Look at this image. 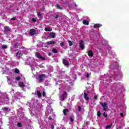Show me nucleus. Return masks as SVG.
Listing matches in <instances>:
<instances>
[{
	"instance_id": "aec40b11",
	"label": "nucleus",
	"mask_w": 129,
	"mask_h": 129,
	"mask_svg": "<svg viewBox=\"0 0 129 129\" xmlns=\"http://www.w3.org/2000/svg\"><path fill=\"white\" fill-rule=\"evenodd\" d=\"M68 43H69V45L70 47H71V46H73V43H72V41L71 40H68Z\"/></svg>"
},
{
	"instance_id": "ddd939ff",
	"label": "nucleus",
	"mask_w": 129,
	"mask_h": 129,
	"mask_svg": "<svg viewBox=\"0 0 129 129\" xmlns=\"http://www.w3.org/2000/svg\"><path fill=\"white\" fill-rule=\"evenodd\" d=\"M83 24L86 26H88L89 25V22L87 21L86 20H84L83 21Z\"/></svg>"
},
{
	"instance_id": "5701e85b",
	"label": "nucleus",
	"mask_w": 129,
	"mask_h": 129,
	"mask_svg": "<svg viewBox=\"0 0 129 129\" xmlns=\"http://www.w3.org/2000/svg\"><path fill=\"white\" fill-rule=\"evenodd\" d=\"M111 126H112V124H111L110 125L106 126V129L110 128V127H111Z\"/></svg>"
},
{
	"instance_id": "393cba45",
	"label": "nucleus",
	"mask_w": 129,
	"mask_h": 129,
	"mask_svg": "<svg viewBox=\"0 0 129 129\" xmlns=\"http://www.w3.org/2000/svg\"><path fill=\"white\" fill-rule=\"evenodd\" d=\"M97 116H98V117L101 116V113L100 112V111H98Z\"/></svg>"
},
{
	"instance_id": "423d86ee",
	"label": "nucleus",
	"mask_w": 129,
	"mask_h": 129,
	"mask_svg": "<svg viewBox=\"0 0 129 129\" xmlns=\"http://www.w3.org/2000/svg\"><path fill=\"white\" fill-rule=\"evenodd\" d=\"M62 63L63 65H65V66H69V61H68L66 59H62Z\"/></svg>"
},
{
	"instance_id": "c756f323",
	"label": "nucleus",
	"mask_w": 129,
	"mask_h": 129,
	"mask_svg": "<svg viewBox=\"0 0 129 129\" xmlns=\"http://www.w3.org/2000/svg\"><path fill=\"white\" fill-rule=\"evenodd\" d=\"M16 80H17L18 81H20V80H21V77H17L16 78Z\"/></svg>"
},
{
	"instance_id": "f704fd0d",
	"label": "nucleus",
	"mask_w": 129,
	"mask_h": 129,
	"mask_svg": "<svg viewBox=\"0 0 129 129\" xmlns=\"http://www.w3.org/2000/svg\"><path fill=\"white\" fill-rule=\"evenodd\" d=\"M31 21H32V22H34V23H35V22H36V19H35V18H32V19H31Z\"/></svg>"
},
{
	"instance_id": "37998d69",
	"label": "nucleus",
	"mask_w": 129,
	"mask_h": 129,
	"mask_svg": "<svg viewBox=\"0 0 129 129\" xmlns=\"http://www.w3.org/2000/svg\"><path fill=\"white\" fill-rule=\"evenodd\" d=\"M86 77L88 78L89 77V75L88 74H87Z\"/></svg>"
},
{
	"instance_id": "9d476101",
	"label": "nucleus",
	"mask_w": 129,
	"mask_h": 129,
	"mask_svg": "<svg viewBox=\"0 0 129 129\" xmlns=\"http://www.w3.org/2000/svg\"><path fill=\"white\" fill-rule=\"evenodd\" d=\"M88 55L89 57H93V52H92V50H90L88 51Z\"/></svg>"
},
{
	"instance_id": "a211bd4d",
	"label": "nucleus",
	"mask_w": 129,
	"mask_h": 129,
	"mask_svg": "<svg viewBox=\"0 0 129 129\" xmlns=\"http://www.w3.org/2000/svg\"><path fill=\"white\" fill-rule=\"evenodd\" d=\"M69 112V110L67 109H64L63 110V114L64 115H66L67 112Z\"/></svg>"
},
{
	"instance_id": "f8f14e48",
	"label": "nucleus",
	"mask_w": 129,
	"mask_h": 129,
	"mask_svg": "<svg viewBox=\"0 0 129 129\" xmlns=\"http://www.w3.org/2000/svg\"><path fill=\"white\" fill-rule=\"evenodd\" d=\"M100 27H102V25L100 24H96L94 25L95 29H96V28H100Z\"/></svg>"
},
{
	"instance_id": "cd10ccee",
	"label": "nucleus",
	"mask_w": 129,
	"mask_h": 129,
	"mask_svg": "<svg viewBox=\"0 0 129 129\" xmlns=\"http://www.w3.org/2000/svg\"><path fill=\"white\" fill-rule=\"evenodd\" d=\"M42 96H43V97H46V92H45V91H43V92H42Z\"/></svg>"
},
{
	"instance_id": "c03bdc74",
	"label": "nucleus",
	"mask_w": 129,
	"mask_h": 129,
	"mask_svg": "<svg viewBox=\"0 0 129 129\" xmlns=\"http://www.w3.org/2000/svg\"><path fill=\"white\" fill-rule=\"evenodd\" d=\"M86 125H88V122H86V123H85Z\"/></svg>"
},
{
	"instance_id": "7c9ffc66",
	"label": "nucleus",
	"mask_w": 129,
	"mask_h": 129,
	"mask_svg": "<svg viewBox=\"0 0 129 129\" xmlns=\"http://www.w3.org/2000/svg\"><path fill=\"white\" fill-rule=\"evenodd\" d=\"M2 109H3V110H8L9 108H8V107H5L2 108Z\"/></svg>"
},
{
	"instance_id": "4c0bfd02",
	"label": "nucleus",
	"mask_w": 129,
	"mask_h": 129,
	"mask_svg": "<svg viewBox=\"0 0 129 129\" xmlns=\"http://www.w3.org/2000/svg\"><path fill=\"white\" fill-rule=\"evenodd\" d=\"M70 119H71V121L72 122H73V121H74V120L73 119V118L72 117H71V118H70Z\"/></svg>"
},
{
	"instance_id": "bb28decb",
	"label": "nucleus",
	"mask_w": 129,
	"mask_h": 129,
	"mask_svg": "<svg viewBox=\"0 0 129 129\" xmlns=\"http://www.w3.org/2000/svg\"><path fill=\"white\" fill-rule=\"evenodd\" d=\"M56 8L58 9V10H62V8L59 5H56Z\"/></svg>"
},
{
	"instance_id": "2eb2a0df",
	"label": "nucleus",
	"mask_w": 129,
	"mask_h": 129,
	"mask_svg": "<svg viewBox=\"0 0 129 129\" xmlns=\"http://www.w3.org/2000/svg\"><path fill=\"white\" fill-rule=\"evenodd\" d=\"M44 30L46 32H51V31H52V29H51L49 27L45 28Z\"/></svg>"
},
{
	"instance_id": "4be33fe9",
	"label": "nucleus",
	"mask_w": 129,
	"mask_h": 129,
	"mask_svg": "<svg viewBox=\"0 0 129 129\" xmlns=\"http://www.w3.org/2000/svg\"><path fill=\"white\" fill-rule=\"evenodd\" d=\"M14 46L15 47V48H19L20 46V43H16L14 44Z\"/></svg>"
},
{
	"instance_id": "20e7f679",
	"label": "nucleus",
	"mask_w": 129,
	"mask_h": 129,
	"mask_svg": "<svg viewBox=\"0 0 129 129\" xmlns=\"http://www.w3.org/2000/svg\"><path fill=\"white\" fill-rule=\"evenodd\" d=\"M35 55H36V57H37V58H39V59H41V60H46V58L41 56V54H40V53L38 52H36Z\"/></svg>"
},
{
	"instance_id": "c9c22d12",
	"label": "nucleus",
	"mask_w": 129,
	"mask_h": 129,
	"mask_svg": "<svg viewBox=\"0 0 129 129\" xmlns=\"http://www.w3.org/2000/svg\"><path fill=\"white\" fill-rule=\"evenodd\" d=\"M17 18H16L15 17H13L11 19V21H15V20H16Z\"/></svg>"
},
{
	"instance_id": "49530a36",
	"label": "nucleus",
	"mask_w": 129,
	"mask_h": 129,
	"mask_svg": "<svg viewBox=\"0 0 129 129\" xmlns=\"http://www.w3.org/2000/svg\"><path fill=\"white\" fill-rule=\"evenodd\" d=\"M49 56H51V53H48Z\"/></svg>"
},
{
	"instance_id": "f257e3e1",
	"label": "nucleus",
	"mask_w": 129,
	"mask_h": 129,
	"mask_svg": "<svg viewBox=\"0 0 129 129\" xmlns=\"http://www.w3.org/2000/svg\"><path fill=\"white\" fill-rule=\"evenodd\" d=\"M38 77H39L40 82H42L43 79H44L45 78H48V77L44 74L39 75Z\"/></svg>"
},
{
	"instance_id": "4468645a",
	"label": "nucleus",
	"mask_w": 129,
	"mask_h": 129,
	"mask_svg": "<svg viewBox=\"0 0 129 129\" xmlns=\"http://www.w3.org/2000/svg\"><path fill=\"white\" fill-rule=\"evenodd\" d=\"M47 45H54L55 44V41H50L46 42Z\"/></svg>"
},
{
	"instance_id": "a18cd8bd",
	"label": "nucleus",
	"mask_w": 129,
	"mask_h": 129,
	"mask_svg": "<svg viewBox=\"0 0 129 129\" xmlns=\"http://www.w3.org/2000/svg\"><path fill=\"white\" fill-rule=\"evenodd\" d=\"M51 129H54V125H51Z\"/></svg>"
},
{
	"instance_id": "2f4dec72",
	"label": "nucleus",
	"mask_w": 129,
	"mask_h": 129,
	"mask_svg": "<svg viewBox=\"0 0 129 129\" xmlns=\"http://www.w3.org/2000/svg\"><path fill=\"white\" fill-rule=\"evenodd\" d=\"M64 45H65V44H64V42H61L60 43V47H64Z\"/></svg>"
},
{
	"instance_id": "e433bc0d",
	"label": "nucleus",
	"mask_w": 129,
	"mask_h": 129,
	"mask_svg": "<svg viewBox=\"0 0 129 129\" xmlns=\"http://www.w3.org/2000/svg\"><path fill=\"white\" fill-rule=\"evenodd\" d=\"M94 99H95V100H97V96H96V95L94 96Z\"/></svg>"
},
{
	"instance_id": "b1692460",
	"label": "nucleus",
	"mask_w": 129,
	"mask_h": 129,
	"mask_svg": "<svg viewBox=\"0 0 129 129\" xmlns=\"http://www.w3.org/2000/svg\"><path fill=\"white\" fill-rule=\"evenodd\" d=\"M52 52H53V53H58V51L57 50V49H56L55 48H53L52 49Z\"/></svg>"
},
{
	"instance_id": "1a4fd4ad",
	"label": "nucleus",
	"mask_w": 129,
	"mask_h": 129,
	"mask_svg": "<svg viewBox=\"0 0 129 129\" xmlns=\"http://www.w3.org/2000/svg\"><path fill=\"white\" fill-rule=\"evenodd\" d=\"M49 36L50 38H51V39H54V38L56 37V35L54 32H50L49 33Z\"/></svg>"
},
{
	"instance_id": "9b49d317",
	"label": "nucleus",
	"mask_w": 129,
	"mask_h": 129,
	"mask_svg": "<svg viewBox=\"0 0 129 129\" xmlns=\"http://www.w3.org/2000/svg\"><path fill=\"white\" fill-rule=\"evenodd\" d=\"M84 98H85V99H86V100H87L88 101V100H89V97H88V95H87V94H86V93H84Z\"/></svg>"
},
{
	"instance_id": "c85d7f7f",
	"label": "nucleus",
	"mask_w": 129,
	"mask_h": 129,
	"mask_svg": "<svg viewBox=\"0 0 129 129\" xmlns=\"http://www.w3.org/2000/svg\"><path fill=\"white\" fill-rule=\"evenodd\" d=\"M8 48V46H7V45H3L2 46V49H7Z\"/></svg>"
},
{
	"instance_id": "dca6fc26",
	"label": "nucleus",
	"mask_w": 129,
	"mask_h": 129,
	"mask_svg": "<svg viewBox=\"0 0 129 129\" xmlns=\"http://www.w3.org/2000/svg\"><path fill=\"white\" fill-rule=\"evenodd\" d=\"M16 56H17V57H18V58H21L22 57V56H23V54H22L21 53H19V52H17L16 53Z\"/></svg>"
},
{
	"instance_id": "412c9836",
	"label": "nucleus",
	"mask_w": 129,
	"mask_h": 129,
	"mask_svg": "<svg viewBox=\"0 0 129 129\" xmlns=\"http://www.w3.org/2000/svg\"><path fill=\"white\" fill-rule=\"evenodd\" d=\"M14 72L16 74H19V73H20V70H19V69H16L15 70Z\"/></svg>"
},
{
	"instance_id": "72a5a7b5",
	"label": "nucleus",
	"mask_w": 129,
	"mask_h": 129,
	"mask_svg": "<svg viewBox=\"0 0 129 129\" xmlns=\"http://www.w3.org/2000/svg\"><path fill=\"white\" fill-rule=\"evenodd\" d=\"M103 115L104 116V117H107V114H105V112L103 113Z\"/></svg>"
},
{
	"instance_id": "a878e982",
	"label": "nucleus",
	"mask_w": 129,
	"mask_h": 129,
	"mask_svg": "<svg viewBox=\"0 0 129 129\" xmlns=\"http://www.w3.org/2000/svg\"><path fill=\"white\" fill-rule=\"evenodd\" d=\"M17 126L18 127H22V123L21 122H18L17 123Z\"/></svg>"
},
{
	"instance_id": "58836bf2",
	"label": "nucleus",
	"mask_w": 129,
	"mask_h": 129,
	"mask_svg": "<svg viewBox=\"0 0 129 129\" xmlns=\"http://www.w3.org/2000/svg\"><path fill=\"white\" fill-rule=\"evenodd\" d=\"M60 16L59 15H56V17L54 18V19H58V18H59Z\"/></svg>"
},
{
	"instance_id": "de8ad7c7",
	"label": "nucleus",
	"mask_w": 129,
	"mask_h": 129,
	"mask_svg": "<svg viewBox=\"0 0 129 129\" xmlns=\"http://www.w3.org/2000/svg\"><path fill=\"white\" fill-rule=\"evenodd\" d=\"M82 129H84V127H83Z\"/></svg>"
},
{
	"instance_id": "39448f33",
	"label": "nucleus",
	"mask_w": 129,
	"mask_h": 129,
	"mask_svg": "<svg viewBox=\"0 0 129 129\" xmlns=\"http://www.w3.org/2000/svg\"><path fill=\"white\" fill-rule=\"evenodd\" d=\"M36 34V30L34 29H30L29 35L30 36H34Z\"/></svg>"
},
{
	"instance_id": "6e6552de",
	"label": "nucleus",
	"mask_w": 129,
	"mask_h": 129,
	"mask_svg": "<svg viewBox=\"0 0 129 129\" xmlns=\"http://www.w3.org/2000/svg\"><path fill=\"white\" fill-rule=\"evenodd\" d=\"M66 95H67V92H64L61 96V99L62 100H64L65 99V97H66Z\"/></svg>"
},
{
	"instance_id": "a19ab883",
	"label": "nucleus",
	"mask_w": 129,
	"mask_h": 129,
	"mask_svg": "<svg viewBox=\"0 0 129 129\" xmlns=\"http://www.w3.org/2000/svg\"><path fill=\"white\" fill-rule=\"evenodd\" d=\"M37 16L38 17H40V16H41V13H40V12H39L38 14H37Z\"/></svg>"
},
{
	"instance_id": "79ce46f5",
	"label": "nucleus",
	"mask_w": 129,
	"mask_h": 129,
	"mask_svg": "<svg viewBox=\"0 0 129 129\" xmlns=\"http://www.w3.org/2000/svg\"><path fill=\"white\" fill-rule=\"evenodd\" d=\"M74 6H75V7H76V8H77V5H76V3H74Z\"/></svg>"
},
{
	"instance_id": "6ab92c4d",
	"label": "nucleus",
	"mask_w": 129,
	"mask_h": 129,
	"mask_svg": "<svg viewBox=\"0 0 129 129\" xmlns=\"http://www.w3.org/2000/svg\"><path fill=\"white\" fill-rule=\"evenodd\" d=\"M19 86H20V87H24V86H25V85L24 84V83L20 82H19Z\"/></svg>"
},
{
	"instance_id": "7ed1b4c3",
	"label": "nucleus",
	"mask_w": 129,
	"mask_h": 129,
	"mask_svg": "<svg viewBox=\"0 0 129 129\" xmlns=\"http://www.w3.org/2000/svg\"><path fill=\"white\" fill-rule=\"evenodd\" d=\"M80 48L82 49V50H84L85 47L84 46V41L83 40L80 41Z\"/></svg>"
},
{
	"instance_id": "473e14b6",
	"label": "nucleus",
	"mask_w": 129,
	"mask_h": 129,
	"mask_svg": "<svg viewBox=\"0 0 129 129\" xmlns=\"http://www.w3.org/2000/svg\"><path fill=\"white\" fill-rule=\"evenodd\" d=\"M78 111H81V107L80 106H78Z\"/></svg>"
},
{
	"instance_id": "f03ea898",
	"label": "nucleus",
	"mask_w": 129,
	"mask_h": 129,
	"mask_svg": "<svg viewBox=\"0 0 129 129\" xmlns=\"http://www.w3.org/2000/svg\"><path fill=\"white\" fill-rule=\"evenodd\" d=\"M100 104L102 106L103 110L106 111V110H107V104L105 102L102 103L101 102H100Z\"/></svg>"
},
{
	"instance_id": "ea45409f",
	"label": "nucleus",
	"mask_w": 129,
	"mask_h": 129,
	"mask_svg": "<svg viewBox=\"0 0 129 129\" xmlns=\"http://www.w3.org/2000/svg\"><path fill=\"white\" fill-rule=\"evenodd\" d=\"M120 115L121 116V117H123V113H121L120 114Z\"/></svg>"
},
{
	"instance_id": "f3484780",
	"label": "nucleus",
	"mask_w": 129,
	"mask_h": 129,
	"mask_svg": "<svg viewBox=\"0 0 129 129\" xmlns=\"http://www.w3.org/2000/svg\"><path fill=\"white\" fill-rule=\"evenodd\" d=\"M36 93L38 97H39V98L42 97V94H41V92H40L39 91H37Z\"/></svg>"
},
{
	"instance_id": "0eeeda50",
	"label": "nucleus",
	"mask_w": 129,
	"mask_h": 129,
	"mask_svg": "<svg viewBox=\"0 0 129 129\" xmlns=\"http://www.w3.org/2000/svg\"><path fill=\"white\" fill-rule=\"evenodd\" d=\"M4 32H11V28L9 26L4 27Z\"/></svg>"
}]
</instances>
